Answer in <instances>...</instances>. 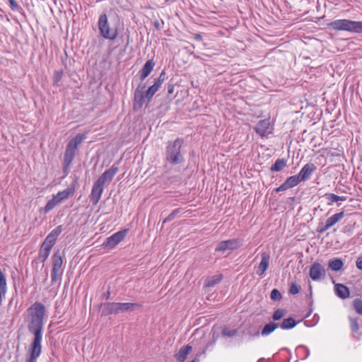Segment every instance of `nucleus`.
<instances>
[{
	"instance_id": "nucleus-1",
	"label": "nucleus",
	"mask_w": 362,
	"mask_h": 362,
	"mask_svg": "<svg viewBox=\"0 0 362 362\" xmlns=\"http://www.w3.org/2000/svg\"><path fill=\"white\" fill-rule=\"evenodd\" d=\"M29 322L28 329L34 335V339L28 350L29 357L26 362H36L42 352L41 341L42 339V329L44 318L46 315V308L40 302L34 303L28 310Z\"/></svg>"
},
{
	"instance_id": "nucleus-2",
	"label": "nucleus",
	"mask_w": 362,
	"mask_h": 362,
	"mask_svg": "<svg viewBox=\"0 0 362 362\" xmlns=\"http://www.w3.org/2000/svg\"><path fill=\"white\" fill-rule=\"evenodd\" d=\"M184 139L177 137L174 141L166 143L165 160L172 165H181L185 162V151L183 148Z\"/></svg>"
},
{
	"instance_id": "nucleus-3",
	"label": "nucleus",
	"mask_w": 362,
	"mask_h": 362,
	"mask_svg": "<svg viewBox=\"0 0 362 362\" xmlns=\"http://www.w3.org/2000/svg\"><path fill=\"white\" fill-rule=\"evenodd\" d=\"M98 308H103L101 316H107L110 315H117L123 313H130L136 309L141 308V304L136 303H117L108 302L101 303L98 305Z\"/></svg>"
},
{
	"instance_id": "nucleus-4",
	"label": "nucleus",
	"mask_w": 362,
	"mask_h": 362,
	"mask_svg": "<svg viewBox=\"0 0 362 362\" xmlns=\"http://www.w3.org/2000/svg\"><path fill=\"white\" fill-rule=\"evenodd\" d=\"M86 138V134H78L67 144L64 155L63 173L67 175L70 166L76 157V151L83 141Z\"/></svg>"
},
{
	"instance_id": "nucleus-5",
	"label": "nucleus",
	"mask_w": 362,
	"mask_h": 362,
	"mask_svg": "<svg viewBox=\"0 0 362 362\" xmlns=\"http://www.w3.org/2000/svg\"><path fill=\"white\" fill-rule=\"evenodd\" d=\"M119 20L110 22L105 13L100 15L98 22L99 33L101 37L110 41L115 40L119 34Z\"/></svg>"
},
{
	"instance_id": "nucleus-6",
	"label": "nucleus",
	"mask_w": 362,
	"mask_h": 362,
	"mask_svg": "<svg viewBox=\"0 0 362 362\" xmlns=\"http://www.w3.org/2000/svg\"><path fill=\"white\" fill-rule=\"evenodd\" d=\"M145 85L139 84L134 93V110H139L145 103H150L155 93L159 90L154 85L151 86L146 91Z\"/></svg>"
},
{
	"instance_id": "nucleus-7",
	"label": "nucleus",
	"mask_w": 362,
	"mask_h": 362,
	"mask_svg": "<svg viewBox=\"0 0 362 362\" xmlns=\"http://www.w3.org/2000/svg\"><path fill=\"white\" fill-rule=\"evenodd\" d=\"M328 27L336 31L344 30L354 33H362V21L339 19L330 22Z\"/></svg>"
},
{
	"instance_id": "nucleus-8",
	"label": "nucleus",
	"mask_w": 362,
	"mask_h": 362,
	"mask_svg": "<svg viewBox=\"0 0 362 362\" xmlns=\"http://www.w3.org/2000/svg\"><path fill=\"white\" fill-rule=\"evenodd\" d=\"M129 231L128 228L122 229L110 237L107 238L102 246L105 249L110 250L122 241Z\"/></svg>"
},
{
	"instance_id": "nucleus-9",
	"label": "nucleus",
	"mask_w": 362,
	"mask_h": 362,
	"mask_svg": "<svg viewBox=\"0 0 362 362\" xmlns=\"http://www.w3.org/2000/svg\"><path fill=\"white\" fill-rule=\"evenodd\" d=\"M119 163V162H117L115 163H114L111 168H110L109 169L106 170L98 178V180H96L97 182H98L99 183L103 185H105V184L108 185L110 184L115 175H116V173H117L119 168H118V166H117V164Z\"/></svg>"
},
{
	"instance_id": "nucleus-10",
	"label": "nucleus",
	"mask_w": 362,
	"mask_h": 362,
	"mask_svg": "<svg viewBox=\"0 0 362 362\" xmlns=\"http://www.w3.org/2000/svg\"><path fill=\"white\" fill-rule=\"evenodd\" d=\"M119 163V162H117L115 163H114L111 168H110L109 169L106 170L98 178V180H96L97 182H98L99 183L103 185H105V184L108 185L110 184L115 175H116V173H117L119 168H118V166H117V164Z\"/></svg>"
},
{
	"instance_id": "nucleus-11",
	"label": "nucleus",
	"mask_w": 362,
	"mask_h": 362,
	"mask_svg": "<svg viewBox=\"0 0 362 362\" xmlns=\"http://www.w3.org/2000/svg\"><path fill=\"white\" fill-rule=\"evenodd\" d=\"M326 271L319 262H315L310 269L309 276L313 281H319L325 276Z\"/></svg>"
},
{
	"instance_id": "nucleus-12",
	"label": "nucleus",
	"mask_w": 362,
	"mask_h": 362,
	"mask_svg": "<svg viewBox=\"0 0 362 362\" xmlns=\"http://www.w3.org/2000/svg\"><path fill=\"white\" fill-rule=\"evenodd\" d=\"M104 186L105 185L97 181L93 183L91 193L90 194V201L93 205H96L99 202L104 189Z\"/></svg>"
},
{
	"instance_id": "nucleus-13",
	"label": "nucleus",
	"mask_w": 362,
	"mask_h": 362,
	"mask_svg": "<svg viewBox=\"0 0 362 362\" xmlns=\"http://www.w3.org/2000/svg\"><path fill=\"white\" fill-rule=\"evenodd\" d=\"M317 170V167L314 163H308L305 164L300 172L297 174L301 182L307 181L310 179L312 174Z\"/></svg>"
},
{
	"instance_id": "nucleus-14",
	"label": "nucleus",
	"mask_w": 362,
	"mask_h": 362,
	"mask_svg": "<svg viewBox=\"0 0 362 362\" xmlns=\"http://www.w3.org/2000/svg\"><path fill=\"white\" fill-rule=\"evenodd\" d=\"M77 184V178L73 182L71 186L68 187L63 191L59 192L57 194L54 195L55 199L61 202L67 199L69 197L72 196L75 193V185Z\"/></svg>"
},
{
	"instance_id": "nucleus-15",
	"label": "nucleus",
	"mask_w": 362,
	"mask_h": 362,
	"mask_svg": "<svg viewBox=\"0 0 362 362\" xmlns=\"http://www.w3.org/2000/svg\"><path fill=\"white\" fill-rule=\"evenodd\" d=\"M270 255L269 253L264 252L261 254V262L258 265L257 274L259 276H262L268 269L269 265Z\"/></svg>"
},
{
	"instance_id": "nucleus-16",
	"label": "nucleus",
	"mask_w": 362,
	"mask_h": 362,
	"mask_svg": "<svg viewBox=\"0 0 362 362\" xmlns=\"http://www.w3.org/2000/svg\"><path fill=\"white\" fill-rule=\"evenodd\" d=\"M269 125L270 122L269 119H262L257 122L254 129L257 134L263 137L270 133L268 131Z\"/></svg>"
},
{
	"instance_id": "nucleus-17",
	"label": "nucleus",
	"mask_w": 362,
	"mask_h": 362,
	"mask_svg": "<svg viewBox=\"0 0 362 362\" xmlns=\"http://www.w3.org/2000/svg\"><path fill=\"white\" fill-rule=\"evenodd\" d=\"M156 64L153 62V59H149L146 61V62L143 66L142 69L139 71V78L141 81H144L146 78H147L151 72L153 71Z\"/></svg>"
},
{
	"instance_id": "nucleus-18",
	"label": "nucleus",
	"mask_w": 362,
	"mask_h": 362,
	"mask_svg": "<svg viewBox=\"0 0 362 362\" xmlns=\"http://www.w3.org/2000/svg\"><path fill=\"white\" fill-rule=\"evenodd\" d=\"M335 293L337 296L341 299L347 298L350 296L349 288L341 284H335Z\"/></svg>"
},
{
	"instance_id": "nucleus-19",
	"label": "nucleus",
	"mask_w": 362,
	"mask_h": 362,
	"mask_svg": "<svg viewBox=\"0 0 362 362\" xmlns=\"http://www.w3.org/2000/svg\"><path fill=\"white\" fill-rule=\"evenodd\" d=\"M52 270L59 271L62 264H63V259L62 256L59 252V250L55 252L52 257Z\"/></svg>"
},
{
	"instance_id": "nucleus-20",
	"label": "nucleus",
	"mask_w": 362,
	"mask_h": 362,
	"mask_svg": "<svg viewBox=\"0 0 362 362\" xmlns=\"http://www.w3.org/2000/svg\"><path fill=\"white\" fill-rule=\"evenodd\" d=\"M192 349V346L189 344L182 346L178 353L175 355L176 359L180 362H183L187 358V356Z\"/></svg>"
},
{
	"instance_id": "nucleus-21",
	"label": "nucleus",
	"mask_w": 362,
	"mask_h": 362,
	"mask_svg": "<svg viewBox=\"0 0 362 362\" xmlns=\"http://www.w3.org/2000/svg\"><path fill=\"white\" fill-rule=\"evenodd\" d=\"M344 266V262L341 258H333L329 260L328 267L334 272L340 271Z\"/></svg>"
},
{
	"instance_id": "nucleus-22",
	"label": "nucleus",
	"mask_w": 362,
	"mask_h": 362,
	"mask_svg": "<svg viewBox=\"0 0 362 362\" xmlns=\"http://www.w3.org/2000/svg\"><path fill=\"white\" fill-rule=\"evenodd\" d=\"M298 323V322H297L293 317H289L284 319L283 322L281 324H279V327H281L282 329H291L295 327Z\"/></svg>"
},
{
	"instance_id": "nucleus-23",
	"label": "nucleus",
	"mask_w": 362,
	"mask_h": 362,
	"mask_svg": "<svg viewBox=\"0 0 362 362\" xmlns=\"http://www.w3.org/2000/svg\"><path fill=\"white\" fill-rule=\"evenodd\" d=\"M287 165V160L284 158H278L275 163L270 167L271 172H280Z\"/></svg>"
},
{
	"instance_id": "nucleus-24",
	"label": "nucleus",
	"mask_w": 362,
	"mask_h": 362,
	"mask_svg": "<svg viewBox=\"0 0 362 362\" xmlns=\"http://www.w3.org/2000/svg\"><path fill=\"white\" fill-rule=\"evenodd\" d=\"M279 327V323H276L275 322H269V323L266 324L264 327L262 328L260 334L262 336H267L272 333L276 329Z\"/></svg>"
},
{
	"instance_id": "nucleus-25",
	"label": "nucleus",
	"mask_w": 362,
	"mask_h": 362,
	"mask_svg": "<svg viewBox=\"0 0 362 362\" xmlns=\"http://www.w3.org/2000/svg\"><path fill=\"white\" fill-rule=\"evenodd\" d=\"M344 216V212L341 211L339 213H337L332 215L331 217L328 218L326 221L327 226H329L330 228L335 225L338 221H340Z\"/></svg>"
},
{
	"instance_id": "nucleus-26",
	"label": "nucleus",
	"mask_w": 362,
	"mask_h": 362,
	"mask_svg": "<svg viewBox=\"0 0 362 362\" xmlns=\"http://www.w3.org/2000/svg\"><path fill=\"white\" fill-rule=\"evenodd\" d=\"M225 241L227 244L228 249L231 251L237 250L243 245L242 240L238 238L229 239Z\"/></svg>"
},
{
	"instance_id": "nucleus-27",
	"label": "nucleus",
	"mask_w": 362,
	"mask_h": 362,
	"mask_svg": "<svg viewBox=\"0 0 362 362\" xmlns=\"http://www.w3.org/2000/svg\"><path fill=\"white\" fill-rule=\"evenodd\" d=\"M58 204L59 201H57V199H55L54 196L53 195L52 198L47 202L45 207L41 210L43 211L45 214H47L52 211Z\"/></svg>"
},
{
	"instance_id": "nucleus-28",
	"label": "nucleus",
	"mask_w": 362,
	"mask_h": 362,
	"mask_svg": "<svg viewBox=\"0 0 362 362\" xmlns=\"http://www.w3.org/2000/svg\"><path fill=\"white\" fill-rule=\"evenodd\" d=\"M222 279H223V275L221 274H219L216 276H213L206 281L205 285H206V286H208V287L214 286L216 284H218L221 281Z\"/></svg>"
},
{
	"instance_id": "nucleus-29",
	"label": "nucleus",
	"mask_w": 362,
	"mask_h": 362,
	"mask_svg": "<svg viewBox=\"0 0 362 362\" xmlns=\"http://www.w3.org/2000/svg\"><path fill=\"white\" fill-rule=\"evenodd\" d=\"M50 251H51L50 249L41 245L40 251H39V256H38L39 259L42 262H44L49 257V255L50 254Z\"/></svg>"
},
{
	"instance_id": "nucleus-30",
	"label": "nucleus",
	"mask_w": 362,
	"mask_h": 362,
	"mask_svg": "<svg viewBox=\"0 0 362 362\" xmlns=\"http://www.w3.org/2000/svg\"><path fill=\"white\" fill-rule=\"evenodd\" d=\"M286 184H288V186L291 188H292V187L297 186L301 182V180L299 179L298 175H296L288 177L286 180Z\"/></svg>"
},
{
	"instance_id": "nucleus-31",
	"label": "nucleus",
	"mask_w": 362,
	"mask_h": 362,
	"mask_svg": "<svg viewBox=\"0 0 362 362\" xmlns=\"http://www.w3.org/2000/svg\"><path fill=\"white\" fill-rule=\"evenodd\" d=\"M227 250H229V249H228L227 244L225 240L219 242L215 248V252L221 253V255L225 254Z\"/></svg>"
},
{
	"instance_id": "nucleus-32",
	"label": "nucleus",
	"mask_w": 362,
	"mask_h": 362,
	"mask_svg": "<svg viewBox=\"0 0 362 362\" xmlns=\"http://www.w3.org/2000/svg\"><path fill=\"white\" fill-rule=\"evenodd\" d=\"M64 76L63 70H57L54 72L53 74V85L59 86V81L62 80Z\"/></svg>"
},
{
	"instance_id": "nucleus-33",
	"label": "nucleus",
	"mask_w": 362,
	"mask_h": 362,
	"mask_svg": "<svg viewBox=\"0 0 362 362\" xmlns=\"http://www.w3.org/2000/svg\"><path fill=\"white\" fill-rule=\"evenodd\" d=\"M349 319L350 321V327H351V332L353 333H357L358 332L359 327H360L358 322V319L352 317H349Z\"/></svg>"
},
{
	"instance_id": "nucleus-34",
	"label": "nucleus",
	"mask_w": 362,
	"mask_h": 362,
	"mask_svg": "<svg viewBox=\"0 0 362 362\" xmlns=\"http://www.w3.org/2000/svg\"><path fill=\"white\" fill-rule=\"evenodd\" d=\"M56 239L50 237L49 235L45 238V240L43 241L42 245L43 247H45L47 248H49L52 250V247L56 243Z\"/></svg>"
},
{
	"instance_id": "nucleus-35",
	"label": "nucleus",
	"mask_w": 362,
	"mask_h": 362,
	"mask_svg": "<svg viewBox=\"0 0 362 362\" xmlns=\"http://www.w3.org/2000/svg\"><path fill=\"white\" fill-rule=\"evenodd\" d=\"M285 313L286 312L284 309L278 308L274 312L272 318L274 321H279L284 317Z\"/></svg>"
},
{
	"instance_id": "nucleus-36",
	"label": "nucleus",
	"mask_w": 362,
	"mask_h": 362,
	"mask_svg": "<svg viewBox=\"0 0 362 362\" xmlns=\"http://www.w3.org/2000/svg\"><path fill=\"white\" fill-rule=\"evenodd\" d=\"M165 79V72L164 70L162 71L160 76L155 80L154 85L157 88H160L161 85L163 83Z\"/></svg>"
},
{
	"instance_id": "nucleus-37",
	"label": "nucleus",
	"mask_w": 362,
	"mask_h": 362,
	"mask_svg": "<svg viewBox=\"0 0 362 362\" xmlns=\"http://www.w3.org/2000/svg\"><path fill=\"white\" fill-rule=\"evenodd\" d=\"M353 306L358 314L362 315V300L356 298L353 301Z\"/></svg>"
},
{
	"instance_id": "nucleus-38",
	"label": "nucleus",
	"mask_w": 362,
	"mask_h": 362,
	"mask_svg": "<svg viewBox=\"0 0 362 362\" xmlns=\"http://www.w3.org/2000/svg\"><path fill=\"white\" fill-rule=\"evenodd\" d=\"M181 211V209L180 208H177V209H174L164 220H163V223H165L167 222H170L171 221H173L175 216L180 212Z\"/></svg>"
},
{
	"instance_id": "nucleus-39",
	"label": "nucleus",
	"mask_w": 362,
	"mask_h": 362,
	"mask_svg": "<svg viewBox=\"0 0 362 362\" xmlns=\"http://www.w3.org/2000/svg\"><path fill=\"white\" fill-rule=\"evenodd\" d=\"M301 287L295 282H291L289 288V293L291 295L298 294L300 291Z\"/></svg>"
},
{
	"instance_id": "nucleus-40",
	"label": "nucleus",
	"mask_w": 362,
	"mask_h": 362,
	"mask_svg": "<svg viewBox=\"0 0 362 362\" xmlns=\"http://www.w3.org/2000/svg\"><path fill=\"white\" fill-rule=\"evenodd\" d=\"M237 329H230L229 328L224 327L222 329V334L225 337H232L237 334Z\"/></svg>"
},
{
	"instance_id": "nucleus-41",
	"label": "nucleus",
	"mask_w": 362,
	"mask_h": 362,
	"mask_svg": "<svg viewBox=\"0 0 362 362\" xmlns=\"http://www.w3.org/2000/svg\"><path fill=\"white\" fill-rule=\"evenodd\" d=\"M324 197L329 201L327 204L332 205L334 202H337L338 195L333 193H326Z\"/></svg>"
},
{
	"instance_id": "nucleus-42",
	"label": "nucleus",
	"mask_w": 362,
	"mask_h": 362,
	"mask_svg": "<svg viewBox=\"0 0 362 362\" xmlns=\"http://www.w3.org/2000/svg\"><path fill=\"white\" fill-rule=\"evenodd\" d=\"M270 298L274 301L280 300L282 298L281 293L277 288H274L272 290L270 293Z\"/></svg>"
},
{
	"instance_id": "nucleus-43",
	"label": "nucleus",
	"mask_w": 362,
	"mask_h": 362,
	"mask_svg": "<svg viewBox=\"0 0 362 362\" xmlns=\"http://www.w3.org/2000/svg\"><path fill=\"white\" fill-rule=\"evenodd\" d=\"M63 228L62 226H58L54 229H53L49 233V235L54 239L57 240V237L60 235V233L62 232Z\"/></svg>"
},
{
	"instance_id": "nucleus-44",
	"label": "nucleus",
	"mask_w": 362,
	"mask_h": 362,
	"mask_svg": "<svg viewBox=\"0 0 362 362\" xmlns=\"http://www.w3.org/2000/svg\"><path fill=\"white\" fill-rule=\"evenodd\" d=\"M329 228H330V227L327 226V223H324L323 222H320L317 226L316 231L318 233L322 234Z\"/></svg>"
},
{
	"instance_id": "nucleus-45",
	"label": "nucleus",
	"mask_w": 362,
	"mask_h": 362,
	"mask_svg": "<svg viewBox=\"0 0 362 362\" xmlns=\"http://www.w3.org/2000/svg\"><path fill=\"white\" fill-rule=\"evenodd\" d=\"M9 6L13 11H18L21 9V6L17 4L16 0H8Z\"/></svg>"
},
{
	"instance_id": "nucleus-46",
	"label": "nucleus",
	"mask_w": 362,
	"mask_h": 362,
	"mask_svg": "<svg viewBox=\"0 0 362 362\" xmlns=\"http://www.w3.org/2000/svg\"><path fill=\"white\" fill-rule=\"evenodd\" d=\"M59 271L52 270L51 272V280L52 284H54L58 281V272Z\"/></svg>"
},
{
	"instance_id": "nucleus-47",
	"label": "nucleus",
	"mask_w": 362,
	"mask_h": 362,
	"mask_svg": "<svg viewBox=\"0 0 362 362\" xmlns=\"http://www.w3.org/2000/svg\"><path fill=\"white\" fill-rule=\"evenodd\" d=\"M164 25L163 21H161L160 22L158 21H156L153 23L154 27L158 30H160L163 29Z\"/></svg>"
},
{
	"instance_id": "nucleus-48",
	"label": "nucleus",
	"mask_w": 362,
	"mask_h": 362,
	"mask_svg": "<svg viewBox=\"0 0 362 362\" xmlns=\"http://www.w3.org/2000/svg\"><path fill=\"white\" fill-rule=\"evenodd\" d=\"M297 350L298 351L303 350V351H305V356L303 358V359L306 358L309 356V354H310L309 349L307 347H305V346H299L297 348Z\"/></svg>"
},
{
	"instance_id": "nucleus-49",
	"label": "nucleus",
	"mask_w": 362,
	"mask_h": 362,
	"mask_svg": "<svg viewBox=\"0 0 362 362\" xmlns=\"http://www.w3.org/2000/svg\"><path fill=\"white\" fill-rule=\"evenodd\" d=\"M168 94L172 95L174 92V84L168 83L167 85Z\"/></svg>"
},
{
	"instance_id": "nucleus-50",
	"label": "nucleus",
	"mask_w": 362,
	"mask_h": 362,
	"mask_svg": "<svg viewBox=\"0 0 362 362\" xmlns=\"http://www.w3.org/2000/svg\"><path fill=\"white\" fill-rule=\"evenodd\" d=\"M356 265L359 270H362V256L358 257L356 262Z\"/></svg>"
},
{
	"instance_id": "nucleus-51",
	"label": "nucleus",
	"mask_w": 362,
	"mask_h": 362,
	"mask_svg": "<svg viewBox=\"0 0 362 362\" xmlns=\"http://www.w3.org/2000/svg\"><path fill=\"white\" fill-rule=\"evenodd\" d=\"M247 334H249L251 337H259L260 332L259 331L252 332L250 330L247 332Z\"/></svg>"
},
{
	"instance_id": "nucleus-52",
	"label": "nucleus",
	"mask_w": 362,
	"mask_h": 362,
	"mask_svg": "<svg viewBox=\"0 0 362 362\" xmlns=\"http://www.w3.org/2000/svg\"><path fill=\"white\" fill-rule=\"evenodd\" d=\"M193 38L197 41H202V35L201 33H195L193 35Z\"/></svg>"
},
{
	"instance_id": "nucleus-53",
	"label": "nucleus",
	"mask_w": 362,
	"mask_h": 362,
	"mask_svg": "<svg viewBox=\"0 0 362 362\" xmlns=\"http://www.w3.org/2000/svg\"><path fill=\"white\" fill-rule=\"evenodd\" d=\"M281 189L283 190V191H286L288 189H290L291 187L288 186V184H286V182L285 181L283 184H281Z\"/></svg>"
},
{
	"instance_id": "nucleus-54",
	"label": "nucleus",
	"mask_w": 362,
	"mask_h": 362,
	"mask_svg": "<svg viewBox=\"0 0 362 362\" xmlns=\"http://www.w3.org/2000/svg\"><path fill=\"white\" fill-rule=\"evenodd\" d=\"M110 291H107V292L103 293V298H104L105 299L107 300L110 298Z\"/></svg>"
},
{
	"instance_id": "nucleus-55",
	"label": "nucleus",
	"mask_w": 362,
	"mask_h": 362,
	"mask_svg": "<svg viewBox=\"0 0 362 362\" xmlns=\"http://www.w3.org/2000/svg\"><path fill=\"white\" fill-rule=\"evenodd\" d=\"M346 197H343V196H338V199H337V201H346Z\"/></svg>"
},
{
	"instance_id": "nucleus-56",
	"label": "nucleus",
	"mask_w": 362,
	"mask_h": 362,
	"mask_svg": "<svg viewBox=\"0 0 362 362\" xmlns=\"http://www.w3.org/2000/svg\"><path fill=\"white\" fill-rule=\"evenodd\" d=\"M5 293L6 292H4L0 289V306L1 305L2 303V295H4Z\"/></svg>"
},
{
	"instance_id": "nucleus-57",
	"label": "nucleus",
	"mask_w": 362,
	"mask_h": 362,
	"mask_svg": "<svg viewBox=\"0 0 362 362\" xmlns=\"http://www.w3.org/2000/svg\"><path fill=\"white\" fill-rule=\"evenodd\" d=\"M273 191H274V192H283V190L281 189V186H279V187H276V188L274 189V190H273Z\"/></svg>"
},
{
	"instance_id": "nucleus-58",
	"label": "nucleus",
	"mask_w": 362,
	"mask_h": 362,
	"mask_svg": "<svg viewBox=\"0 0 362 362\" xmlns=\"http://www.w3.org/2000/svg\"><path fill=\"white\" fill-rule=\"evenodd\" d=\"M199 355H197V357L194 359H193L191 362H199Z\"/></svg>"
},
{
	"instance_id": "nucleus-59",
	"label": "nucleus",
	"mask_w": 362,
	"mask_h": 362,
	"mask_svg": "<svg viewBox=\"0 0 362 362\" xmlns=\"http://www.w3.org/2000/svg\"><path fill=\"white\" fill-rule=\"evenodd\" d=\"M312 296H313V293H312V287H311V286H310V294H309V296H310V299L312 298Z\"/></svg>"
},
{
	"instance_id": "nucleus-60",
	"label": "nucleus",
	"mask_w": 362,
	"mask_h": 362,
	"mask_svg": "<svg viewBox=\"0 0 362 362\" xmlns=\"http://www.w3.org/2000/svg\"><path fill=\"white\" fill-rule=\"evenodd\" d=\"M313 300H311L310 302L309 303V306L310 307L313 306Z\"/></svg>"
},
{
	"instance_id": "nucleus-61",
	"label": "nucleus",
	"mask_w": 362,
	"mask_h": 362,
	"mask_svg": "<svg viewBox=\"0 0 362 362\" xmlns=\"http://www.w3.org/2000/svg\"><path fill=\"white\" fill-rule=\"evenodd\" d=\"M263 361H264V358H261V359L258 360L257 362H263Z\"/></svg>"
},
{
	"instance_id": "nucleus-62",
	"label": "nucleus",
	"mask_w": 362,
	"mask_h": 362,
	"mask_svg": "<svg viewBox=\"0 0 362 362\" xmlns=\"http://www.w3.org/2000/svg\"><path fill=\"white\" fill-rule=\"evenodd\" d=\"M360 336H362V332L359 334Z\"/></svg>"
}]
</instances>
